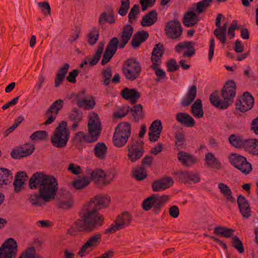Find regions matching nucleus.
Listing matches in <instances>:
<instances>
[{
	"instance_id": "37",
	"label": "nucleus",
	"mask_w": 258,
	"mask_h": 258,
	"mask_svg": "<svg viewBox=\"0 0 258 258\" xmlns=\"http://www.w3.org/2000/svg\"><path fill=\"white\" fill-rule=\"evenodd\" d=\"M18 258H42V257L37 253L34 247L30 246L23 250Z\"/></svg>"
},
{
	"instance_id": "63",
	"label": "nucleus",
	"mask_w": 258,
	"mask_h": 258,
	"mask_svg": "<svg viewBox=\"0 0 258 258\" xmlns=\"http://www.w3.org/2000/svg\"><path fill=\"white\" fill-rule=\"evenodd\" d=\"M149 130L155 131L157 132L161 133L162 130V125L160 120L157 119L154 120L151 124Z\"/></svg>"
},
{
	"instance_id": "30",
	"label": "nucleus",
	"mask_w": 258,
	"mask_h": 258,
	"mask_svg": "<svg viewBox=\"0 0 258 258\" xmlns=\"http://www.w3.org/2000/svg\"><path fill=\"white\" fill-rule=\"evenodd\" d=\"M190 112L196 118H201L204 116V110L202 100L197 99L191 107Z\"/></svg>"
},
{
	"instance_id": "56",
	"label": "nucleus",
	"mask_w": 258,
	"mask_h": 258,
	"mask_svg": "<svg viewBox=\"0 0 258 258\" xmlns=\"http://www.w3.org/2000/svg\"><path fill=\"white\" fill-rule=\"evenodd\" d=\"M232 246L240 253L244 252V248L242 241L237 236H234L232 238Z\"/></svg>"
},
{
	"instance_id": "4",
	"label": "nucleus",
	"mask_w": 258,
	"mask_h": 258,
	"mask_svg": "<svg viewBox=\"0 0 258 258\" xmlns=\"http://www.w3.org/2000/svg\"><path fill=\"white\" fill-rule=\"evenodd\" d=\"M235 84L233 81H228L222 91L221 97L217 92L212 93L210 97L211 103L219 109L227 108L233 101L235 96Z\"/></svg>"
},
{
	"instance_id": "14",
	"label": "nucleus",
	"mask_w": 258,
	"mask_h": 258,
	"mask_svg": "<svg viewBox=\"0 0 258 258\" xmlns=\"http://www.w3.org/2000/svg\"><path fill=\"white\" fill-rule=\"evenodd\" d=\"M127 157L132 162H135L141 158L144 152L142 144L139 142H132L127 145Z\"/></svg>"
},
{
	"instance_id": "47",
	"label": "nucleus",
	"mask_w": 258,
	"mask_h": 258,
	"mask_svg": "<svg viewBox=\"0 0 258 258\" xmlns=\"http://www.w3.org/2000/svg\"><path fill=\"white\" fill-rule=\"evenodd\" d=\"M63 101L61 99H58L54 101L48 108L47 113V114H53L57 115L59 111L62 108L63 106Z\"/></svg>"
},
{
	"instance_id": "45",
	"label": "nucleus",
	"mask_w": 258,
	"mask_h": 258,
	"mask_svg": "<svg viewBox=\"0 0 258 258\" xmlns=\"http://www.w3.org/2000/svg\"><path fill=\"white\" fill-rule=\"evenodd\" d=\"M98 23L100 25H103L105 23L112 24L115 23L114 14L112 12H104L101 14L98 20Z\"/></svg>"
},
{
	"instance_id": "35",
	"label": "nucleus",
	"mask_w": 258,
	"mask_h": 258,
	"mask_svg": "<svg viewBox=\"0 0 258 258\" xmlns=\"http://www.w3.org/2000/svg\"><path fill=\"white\" fill-rule=\"evenodd\" d=\"M246 150L253 155H258V140L250 139L246 140L245 143Z\"/></svg>"
},
{
	"instance_id": "23",
	"label": "nucleus",
	"mask_w": 258,
	"mask_h": 258,
	"mask_svg": "<svg viewBox=\"0 0 258 258\" xmlns=\"http://www.w3.org/2000/svg\"><path fill=\"white\" fill-rule=\"evenodd\" d=\"M176 119L181 124L187 127H191L195 124L193 117L185 112H178L176 115Z\"/></svg>"
},
{
	"instance_id": "49",
	"label": "nucleus",
	"mask_w": 258,
	"mask_h": 258,
	"mask_svg": "<svg viewBox=\"0 0 258 258\" xmlns=\"http://www.w3.org/2000/svg\"><path fill=\"white\" fill-rule=\"evenodd\" d=\"M132 115L136 121H138L143 117L142 106L140 104L136 105L131 109Z\"/></svg>"
},
{
	"instance_id": "6",
	"label": "nucleus",
	"mask_w": 258,
	"mask_h": 258,
	"mask_svg": "<svg viewBox=\"0 0 258 258\" xmlns=\"http://www.w3.org/2000/svg\"><path fill=\"white\" fill-rule=\"evenodd\" d=\"M66 121H62L55 129L51 137V141L54 147L62 148L67 145L70 137Z\"/></svg>"
},
{
	"instance_id": "15",
	"label": "nucleus",
	"mask_w": 258,
	"mask_h": 258,
	"mask_svg": "<svg viewBox=\"0 0 258 258\" xmlns=\"http://www.w3.org/2000/svg\"><path fill=\"white\" fill-rule=\"evenodd\" d=\"M101 239V236L100 234H95L90 237L87 242L82 246L78 252V255L81 257H83L89 253L93 248L98 246Z\"/></svg>"
},
{
	"instance_id": "51",
	"label": "nucleus",
	"mask_w": 258,
	"mask_h": 258,
	"mask_svg": "<svg viewBox=\"0 0 258 258\" xmlns=\"http://www.w3.org/2000/svg\"><path fill=\"white\" fill-rule=\"evenodd\" d=\"M134 177L138 180H142L147 177L146 170L143 167H137L133 171Z\"/></svg>"
},
{
	"instance_id": "46",
	"label": "nucleus",
	"mask_w": 258,
	"mask_h": 258,
	"mask_svg": "<svg viewBox=\"0 0 258 258\" xmlns=\"http://www.w3.org/2000/svg\"><path fill=\"white\" fill-rule=\"evenodd\" d=\"M220 192L227 199V200L233 202L235 199L232 196L230 187L224 183H219L218 185Z\"/></svg>"
},
{
	"instance_id": "41",
	"label": "nucleus",
	"mask_w": 258,
	"mask_h": 258,
	"mask_svg": "<svg viewBox=\"0 0 258 258\" xmlns=\"http://www.w3.org/2000/svg\"><path fill=\"white\" fill-rule=\"evenodd\" d=\"M74 204L73 197L72 194L68 193L66 196L59 201L58 206L59 208L67 209L71 208Z\"/></svg>"
},
{
	"instance_id": "7",
	"label": "nucleus",
	"mask_w": 258,
	"mask_h": 258,
	"mask_svg": "<svg viewBox=\"0 0 258 258\" xmlns=\"http://www.w3.org/2000/svg\"><path fill=\"white\" fill-rule=\"evenodd\" d=\"M110 201V197L106 195L96 197L85 206L95 216L100 218L101 222L103 223L104 217L98 211L101 208L107 207Z\"/></svg>"
},
{
	"instance_id": "26",
	"label": "nucleus",
	"mask_w": 258,
	"mask_h": 258,
	"mask_svg": "<svg viewBox=\"0 0 258 258\" xmlns=\"http://www.w3.org/2000/svg\"><path fill=\"white\" fill-rule=\"evenodd\" d=\"M77 104L79 107L86 110L92 109L96 105L95 97L90 95L84 99H78Z\"/></svg>"
},
{
	"instance_id": "10",
	"label": "nucleus",
	"mask_w": 258,
	"mask_h": 258,
	"mask_svg": "<svg viewBox=\"0 0 258 258\" xmlns=\"http://www.w3.org/2000/svg\"><path fill=\"white\" fill-rule=\"evenodd\" d=\"M92 179L102 185L109 184L115 176L114 170L104 171L100 169H97L90 173Z\"/></svg>"
},
{
	"instance_id": "21",
	"label": "nucleus",
	"mask_w": 258,
	"mask_h": 258,
	"mask_svg": "<svg viewBox=\"0 0 258 258\" xmlns=\"http://www.w3.org/2000/svg\"><path fill=\"white\" fill-rule=\"evenodd\" d=\"M197 94V87L195 85L190 86L187 92L181 100V105L184 107L188 106L196 99Z\"/></svg>"
},
{
	"instance_id": "12",
	"label": "nucleus",
	"mask_w": 258,
	"mask_h": 258,
	"mask_svg": "<svg viewBox=\"0 0 258 258\" xmlns=\"http://www.w3.org/2000/svg\"><path fill=\"white\" fill-rule=\"evenodd\" d=\"M131 220L130 214L128 212H124L117 217L116 220L106 229V232L109 233L125 228L130 225Z\"/></svg>"
},
{
	"instance_id": "16",
	"label": "nucleus",
	"mask_w": 258,
	"mask_h": 258,
	"mask_svg": "<svg viewBox=\"0 0 258 258\" xmlns=\"http://www.w3.org/2000/svg\"><path fill=\"white\" fill-rule=\"evenodd\" d=\"M253 97L248 92L243 94L236 103V108L241 112H246L253 107L254 104Z\"/></svg>"
},
{
	"instance_id": "9",
	"label": "nucleus",
	"mask_w": 258,
	"mask_h": 258,
	"mask_svg": "<svg viewBox=\"0 0 258 258\" xmlns=\"http://www.w3.org/2000/svg\"><path fill=\"white\" fill-rule=\"evenodd\" d=\"M229 160L232 165L243 173L247 174L252 170L251 165L246 158L238 154H230Z\"/></svg>"
},
{
	"instance_id": "36",
	"label": "nucleus",
	"mask_w": 258,
	"mask_h": 258,
	"mask_svg": "<svg viewBox=\"0 0 258 258\" xmlns=\"http://www.w3.org/2000/svg\"><path fill=\"white\" fill-rule=\"evenodd\" d=\"M115 132L130 137L131 134V125L130 123L123 122L118 124L115 128Z\"/></svg>"
},
{
	"instance_id": "64",
	"label": "nucleus",
	"mask_w": 258,
	"mask_h": 258,
	"mask_svg": "<svg viewBox=\"0 0 258 258\" xmlns=\"http://www.w3.org/2000/svg\"><path fill=\"white\" fill-rule=\"evenodd\" d=\"M68 170L75 175H78L82 173V168L81 167L73 163H71L69 165Z\"/></svg>"
},
{
	"instance_id": "58",
	"label": "nucleus",
	"mask_w": 258,
	"mask_h": 258,
	"mask_svg": "<svg viewBox=\"0 0 258 258\" xmlns=\"http://www.w3.org/2000/svg\"><path fill=\"white\" fill-rule=\"evenodd\" d=\"M130 4L129 0H121V6L118 11L120 16H124L126 14L130 8Z\"/></svg>"
},
{
	"instance_id": "25",
	"label": "nucleus",
	"mask_w": 258,
	"mask_h": 258,
	"mask_svg": "<svg viewBox=\"0 0 258 258\" xmlns=\"http://www.w3.org/2000/svg\"><path fill=\"white\" fill-rule=\"evenodd\" d=\"M237 203L240 212L243 217L248 218L250 216V209L245 198L240 195L237 199Z\"/></svg>"
},
{
	"instance_id": "22",
	"label": "nucleus",
	"mask_w": 258,
	"mask_h": 258,
	"mask_svg": "<svg viewBox=\"0 0 258 258\" xmlns=\"http://www.w3.org/2000/svg\"><path fill=\"white\" fill-rule=\"evenodd\" d=\"M199 17L194 11V8L190 9L184 15L183 23L187 27H192L199 21Z\"/></svg>"
},
{
	"instance_id": "2",
	"label": "nucleus",
	"mask_w": 258,
	"mask_h": 258,
	"mask_svg": "<svg viewBox=\"0 0 258 258\" xmlns=\"http://www.w3.org/2000/svg\"><path fill=\"white\" fill-rule=\"evenodd\" d=\"M88 135L79 132L75 134L73 141L76 145H81L83 143H90L96 142L101 134L102 125L98 115L91 112L88 116Z\"/></svg>"
},
{
	"instance_id": "31",
	"label": "nucleus",
	"mask_w": 258,
	"mask_h": 258,
	"mask_svg": "<svg viewBox=\"0 0 258 258\" xmlns=\"http://www.w3.org/2000/svg\"><path fill=\"white\" fill-rule=\"evenodd\" d=\"M157 21V14L155 11H152L142 19L141 25L144 27L152 26Z\"/></svg>"
},
{
	"instance_id": "54",
	"label": "nucleus",
	"mask_w": 258,
	"mask_h": 258,
	"mask_svg": "<svg viewBox=\"0 0 258 258\" xmlns=\"http://www.w3.org/2000/svg\"><path fill=\"white\" fill-rule=\"evenodd\" d=\"M155 72L157 77L155 81L157 82H160L161 81H164L167 80V77L166 76L165 72L160 67H157L156 69H152Z\"/></svg>"
},
{
	"instance_id": "57",
	"label": "nucleus",
	"mask_w": 258,
	"mask_h": 258,
	"mask_svg": "<svg viewBox=\"0 0 258 258\" xmlns=\"http://www.w3.org/2000/svg\"><path fill=\"white\" fill-rule=\"evenodd\" d=\"M48 136V133L45 131H38L34 132L30 136V139L34 140H44Z\"/></svg>"
},
{
	"instance_id": "40",
	"label": "nucleus",
	"mask_w": 258,
	"mask_h": 258,
	"mask_svg": "<svg viewBox=\"0 0 258 258\" xmlns=\"http://www.w3.org/2000/svg\"><path fill=\"white\" fill-rule=\"evenodd\" d=\"M12 178L10 170L5 168H0V186L8 184Z\"/></svg>"
},
{
	"instance_id": "59",
	"label": "nucleus",
	"mask_w": 258,
	"mask_h": 258,
	"mask_svg": "<svg viewBox=\"0 0 258 258\" xmlns=\"http://www.w3.org/2000/svg\"><path fill=\"white\" fill-rule=\"evenodd\" d=\"M139 9L140 6L138 5H135L131 9L128 15L129 21L131 23H132L137 18V15L139 13Z\"/></svg>"
},
{
	"instance_id": "19",
	"label": "nucleus",
	"mask_w": 258,
	"mask_h": 258,
	"mask_svg": "<svg viewBox=\"0 0 258 258\" xmlns=\"http://www.w3.org/2000/svg\"><path fill=\"white\" fill-rule=\"evenodd\" d=\"M34 146L31 144H26L23 146L15 149L11 152V156L15 159L26 157L31 155L34 150Z\"/></svg>"
},
{
	"instance_id": "1",
	"label": "nucleus",
	"mask_w": 258,
	"mask_h": 258,
	"mask_svg": "<svg viewBox=\"0 0 258 258\" xmlns=\"http://www.w3.org/2000/svg\"><path fill=\"white\" fill-rule=\"evenodd\" d=\"M29 187L32 189L38 188V194L34 193L30 196L32 205L42 206L54 199L58 190V183L53 176L37 172L31 177Z\"/></svg>"
},
{
	"instance_id": "48",
	"label": "nucleus",
	"mask_w": 258,
	"mask_h": 258,
	"mask_svg": "<svg viewBox=\"0 0 258 258\" xmlns=\"http://www.w3.org/2000/svg\"><path fill=\"white\" fill-rule=\"evenodd\" d=\"M99 36V30L97 27L92 28L88 34V42L90 45H94L97 42Z\"/></svg>"
},
{
	"instance_id": "8",
	"label": "nucleus",
	"mask_w": 258,
	"mask_h": 258,
	"mask_svg": "<svg viewBox=\"0 0 258 258\" xmlns=\"http://www.w3.org/2000/svg\"><path fill=\"white\" fill-rule=\"evenodd\" d=\"M140 63L135 58H130L125 61L122 71L127 80L134 81L138 78L141 73Z\"/></svg>"
},
{
	"instance_id": "24",
	"label": "nucleus",
	"mask_w": 258,
	"mask_h": 258,
	"mask_svg": "<svg viewBox=\"0 0 258 258\" xmlns=\"http://www.w3.org/2000/svg\"><path fill=\"white\" fill-rule=\"evenodd\" d=\"M122 97L125 100H130L134 104L137 102L140 97V94L135 89L125 88L121 92Z\"/></svg>"
},
{
	"instance_id": "17",
	"label": "nucleus",
	"mask_w": 258,
	"mask_h": 258,
	"mask_svg": "<svg viewBox=\"0 0 258 258\" xmlns=\"http://www.w3.org/2000/svg\"><path fill=\"white\" fill-rule=\"evenodd\" d=\"M177 178L180 181L187 183H195L200 181L199 174L194 172L179 171L175 173Z\"/></svg>"
},
{
	"instance_id": "50",
	"label": "nucleus",
	"mask_w": 258,
	"mask_h": 258,
	"mask_svg": "<svg viewBox=\"0 0 258 258\" xmlns=\"http://www.w3.org/2000/svg\"><path fill=\"white\" fill-rule=\"evenodd\" d=\"M69 119L74 122H81L82 113L77 108H74L69 113Z\"/></svg>"
},
{
	"instance_id": "39",
	"label": "nucleus",
	"mask_w": 258,
	"mask_h": 258,
	"mask_svg": "<svg viewBox=\"0 0 258 258\" xmlns=\"http://www.w3.org/2000/svg\"><path fill=\"white\" fill-rule=\"evenodd\" d=\"M205 162L206 164L212 168L220 169L221 164L218 159L215 157L214 155L210 152L205 155Z\"/></svg>"
},
{
	"instance_id": "28",
	"label": "nucleus",
	"mask_w": 258,
	"mask_h": 258,
	"mask_svg": "<svg viewBox=\"0 0 258 258\" xmlns=\"http://www.w3.org/2000/svg\"><path fill=\"white\" fill-rule=\"evenodd\" d=\"M177 158L182 164L186 166H189L197 162L196 157L183 151L178 153Z\"/></svg>"
},
{
	"instance_id": "43",
	"label": "nucleus",
	"mask_w": 258,
	"mask_h": 258,
	"mask_svg": "<svg viewBox=\"0 0 258 258\" xmlns=\"http://www.w3.org/2000/svg\"><path fill=\"white\" fill-rule=\"evenodd\" d=\"M230 143L234 147L236 148H244L246 140H244L239 136L233 134L229 137Z\"/></svg>"
},
{
	"instance_id": "29",
	"label": "nucleus",
	"mask_w": 258,
	"mask_h": 258,
	"mask_svg": "<svg viewBox=\"0 0 258 258\" xmlns=\"http://www.w3.org/2000/svg\"><path fill=\"white\" fill-rule=\"evenodd\" d=\"M149 37V33L147 31H143L137 32L135 34L132 40V44L133 47L137 48L141 44L146 40Z\"/></svg>"
},
{
	"instance_id": "42",
	"label": "nucleus",
	"mask_w": 258,
	"mask_h": 258,
	"mask_svg": "<svg viewBox=\"0 0 258 258\" xmlns=\"http://www.w3.org/2000/svg\"><path fill=\"white\" fill-rule=\"evenodd\" d=\"M127 136H123V135L114 132L113 137V143L114 145L118 148H120L124 146L127 143L128 139Z\"/></svg>"
},
{
	"instance_id": "11",
	"label": "nucleus",
	"mask_w": 258,
	"mask_h": 258,
	"mask_svg": "<svg viewBox=\"0 0 258 258\" xmlns=\"http://www.w3.org/2000/svg\"><path fill=\"white\" fill-rule=\"evenodd\" d=\"M17 242L12 238H8L0 248V258H15L17 253Z\"/></svg>"
},
{
	"instance_id": "34",
	"label": "nucleus",
	"mask_w": 258,
	"mask_h": 258,
	"mask_svg": "<svg viewBox=\"0 0 258 258\" xmlns=\"http://www.w3.org/2000/svg\"><path fill=\"white\" fill-rule=\"evenodd\" d=\"M107 146L103 143L99 142L94 147L95 156L99 159H103L106 157Z\"/></svg>"
},
{
	"instance_id": "18",
	"label": "nucleus",
	"mask_w": 258,
	"mask_h": 258,
	"mask_svg": "<svg viewBox=\"0 0 258 258\" xmlns=\"http://www.w3.org/2000/svg\"><path fill=\"white\" fill-rule=\"evenodd\" d=\"M175 50L179 54H182L184 57H190L195 54V49L192 43L190 42H179L175 46Z\"/></svg>"
},
{
	"instance_id": "60",
	"label": "nucleus",
	"mask_w": 258,
	"mask_h": 258,
	"mask_svg": "<svg viewBox=\"0 0 258 258\" xmlns=\"http://www.w3.org/2000/svg\"><path fill=\"white\" fill-rule=\"evenodd\" d=\"M130 111V107L127 106L118 108L114 112L113 116L115 118H122L125 116Z\"/></svg>"
},
{
	"instance_id": "27",
	"label": "nucleus",
	"mask_w": 258,
	"mask_h": 258,
	"mask_svg": "<svg viewBox=\"0 0 258 258\" xmlns=\"http://www.w3.org/2000/svg\"><path fill=\"white\" fill-rule=\"evenodd\" d=\"M69 64L65 63L57 71L54 80L55 87H58L64 81L66 74L69 69Z\"/></svg>"
},
{
	"instance_id": "32",
	"label": "nucleus",
	"mask_w": 258,
	"mask_h": 258,
	"mask_svg": "<svg viewBox=\"0 0 258 258\" xmlns=\"http://www.w3.org/2000/svg\"><path fill=\"white\" fill-rule=\"evenodd\" d=\"M26 174L24 171H19L17 173L14 182L13 183L15 191L19 192L26 179Z\"/></svg>"
},
{
	"instance_id": "62",
	"label": "nucleus",
	"mask_w": 258,
	"mask_h": 258,
	"mask_svg": "<svg viewBox=\"0 0 258 258\" xmlns=\"http://www.w3.org/2000/svg\"><path fill=\"white\" fill-rule=\"evenodd\" d=\"M161 56L157 55H152L151 60L152 64L150 66L151 69H156L157 67H159L161 63Z\"/></svg>"
},
{
	"instance_id": "52",
	"label": "nucleus",
	"mask_w": 258,
	"mask_h": 258,
	"mask_svg": "<svg viewBox=\"0 0 258 258\" xmlns=\"http://www.w3.org/2000/svg\"><path fill=\"white\" fill-rule=\"evenodd\" d=\"M212 1L213 0H203L197 3L195 5L196 7L194 8V11L198 14L202 13Z\"/></svg>"
},
{
	"instance_id": "5",
	"label": "nucleus",
	"mask_w": 258,
	"mask_h": 258,
	"mask_svg": "<svg viewBox=\"0 0 258 258\" xmlns=\"http://www.w3.org/2000/svg\"><path fill=\"white\" fill-rule=\"evenodd\" d=\"M81 217V219L77 220L73 224L70 230L71 234H74L73 231L93 230L102 224L100 218L95 216L85 206L82 211Z\"/></svg>"
},
{
	"instance_id": "33",
	"label": "nucleus",
	"mask_w": 258,
	"mask_h": 258,
	"mask_svg": "<svg viewBox=\"0 0 258 258\" xmlns=\"http://www.w3.org/2000/svg\"><path fill=\"white\" fill-rule=\"evenodd\" d=\"M227 27L228 23H225L221 28H218L214 31V34L223 45L226 40Z\"/></svg>"
},
{
	"instance_id": "44",
	"label": "nucleus",
	"mask_w": 258,
	"mask_h": 258,
	"mask_svg": "<svg viewBox=\"0 0 258 258\" xmlns=\"http://www.w3.org/2000/svg\"><path fill=\"white\" fill-rule=\"evenodd\" d=\"M155 205V212L160 210L163 205H164L169 200V196L167 195H154L153 196Z\"/></svg>"
},
{
	"instance_id": "61",
	"label": "nucleus",
	"mask_w": 258,
	"mask_h": 258,
	"mask_svg": "<svg viewBox=\"0 0 258 258\" xmlns=\"http://www.w3.org/2000/svg\"><path fill=\"white\" fill-rule=\"evenodd\" d=\"M179 67L177 62L173 59H170L167 62V70L169 72H173L178 70Z\"/></svg>"
},
{
	"instance_id": "55",
	"label": "nucleus",
	"mask_w": 258,
	"mask_h": 258,
	"mask_svg": "<svg viewBox=\"0 0 258 258\" xmlns=\"http://www.w3.org/2000/svg\"><path fill=\"white\" fill-rule=\"evenodd\" d=\"M142 208L147 211L150 210L151 208H153L155 211V205L153 196L148 197L143 202Z\"/></svg>"
},
{
	"instance_id": "13",
	"label": "nucleus",
	"mask_w": 258,
	"mask_h": 258,
	"mask_svg": "<svg viewBox=\"0 0 258 258\" xmlns=\"http://www.w3.org/2000/svg\"><path fill=\"white\" fill-rule=\"evenodd\" d=\"M165 33L168 37L177 39L182 35V28L181 24L177 20L169 21L166 25Z\"/></svg>"
},
{
	"instance_id": "38",
	"label": "nucleus",
	"mask_w": 258,
	"mask_h": 258,
	"mask_svg": "<svg viewBox=\"0 0 258 258\" xmlns=\"http://www.w3.org/2000/svg\"><path fill=\"white\" fill-rule=\"evenodd\" d=\"M91 180L86 176L78 178L72 182L73 186L77 189H81L86 187L90 184Z\"/></svg>"
},
{
	"instance_id": "20",
	"label": "nucleus",
	"mask_w": 258,
	"mask_h": 258,
	"mask_svg": "<svg viewBox=\"0 0 258 258\" xmlns=\"http://www.w3.org/2000/svg\"><path fill=\"white\" fill-rule=\"evenodd\" d=\"M173 180L170 177H165L155 181L152 184V189L154 191H161L172 186Z\"/></svg>"
},
{
	"instance_id": "3",
	"label": "nucleus",
	"mask_w": 258,
	"mask_h": 258,
	"mask_svg": "<svg viewBox=\"0 0 258 258\" xmlns=\"http://www.w3.org/2000/svg\"><path fill=\"white\" fill-rule=\"evenodd\" d=\"M133 33V27L129 24L125 25L119 35L120 40L116 37L112 38L108 42L101 60L102 64H106L116 53L118 47L123 48L127 43Z\"/></svg>"
},
{
	"instance_id": "53",
	"label": "nucleus",
	"mask_w": 258,
	"mask_h": 258,
	"mask_svg": "<svg viewBox=\"0 0 258 258\" xmlns=\"http://www.w3.org/2000/svg\"><path fill=\"white\" fill-rule=\"evenodd\" d=\"M112 75V71L110 68H105L102 71L101 75L103 78V84L104 86L109 85L111 82Z\"/></svg>"
}]
</instances>
